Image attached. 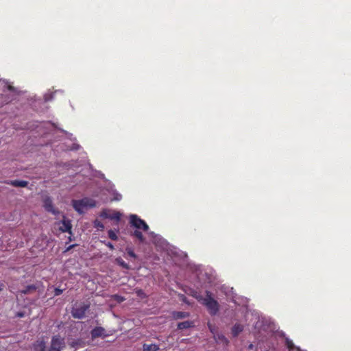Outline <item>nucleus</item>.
<instances>
[{
    "instance_id": "nucleus-10",
    "label": "nucleus",
    "mask_w": 351,
    "mask_h": 351,
    "mask_svg": "<svg viewBox=\"0 0 351 351\" xmlns=\"http://www.w3.org/2000/svg\"><path fill=\"white\" fill-rule=\"evenodd\" d=\"M143 351H158L159 348L156 344H146L143 346Z\"/></svg>"
},
{
    "instance_id": "nucleus-22",
    "label": "nucleus",
    "mask_w": 351,
    "mask_h": 351,
    "mask_svg": "<svg viewBox=\"0 0 351 351\" xmlns=\"http://www.w3.org/2000/svg\"><path fill=\"white\" fill-rule=\"evenodd\" d=\"M7 88L9 90H13V88L11 86H10V85L7 86Z\"/></svg>"
},
{
    "instance_id": "nucleus-14",
    "label": "nucleus",
    "mask_w": 351,
    "mask_h": 351,
    "mask_svg": "<svg viewBox=\"0 0 351 351\" xmlns=\"http://www.w3.org/2000/svg\"><path fill=\"white\" fill-rule=\"evenodd\" d=\"M94 226L98 230H103L104 228V224L99 220L94 221Z\"/></svg>"
},
{
    "instance_id": "nucleus-13",
    "label": "nucleus",
    "mask_w": 351,
    "mask_h": 351,
    "mask_svg": "<svg viewBox=\"0 0 351 351\" xmlns=\"http://www.w3.org/2000/svg\"><path fill=\"white\" fill-rule=\"evenodd\" d=\"M132 235L134 237H136L137 239H138L140 241L144 242L145 238H144L142 232L138 229H136L135 231H134V232L132 233Z\"/></svg>"
},
{
    "instance_id": "nucleus-15",
    "label": "nucleus",
    "mask_w": 351,
    "mask_h": 351,
    "mask_svg": "<svg viewBox=\"0 0 351 351\" xmlns=\"http://www.w3.org/2000/svg\"><path fill=\"white\" fill-rule=\"evenodd\" d=\"M108 237L110 239H111L112 240H114V241H116L118 239V237L116 234V233L112 230H110L108 231Z\"/></svg>"
},
{
    "instance_id": "nucleus-6",
    "label": "nucleus",
    "mask_w": 351,
    "mask_h": 351,
    "mask_svg": "<svg viewBox=\"0 0 351 351\" xmlns=\"http://www.w3.org/2000/svg\"><path fill=\"white\" fill-rule=\"evenodd\" d=\"M121 215L119 212H117V211L111 212L109 210H104L100 213L101 217L116 220L117 221H119L120 220Z\"/></svg>"
},
{
    "instance_id": "nucleus-25",
    "label": "nucleus",
    "mask_w": 351,
    "mask_h": 351,
    "mask_svg": "<svg viewBox=\"0 0 351 351\" xmlns=\"http://www.w3.org/2000/svg\"><path fill=\"white\" fill-rule=\"evenodd\" d=\"M18 316H19V317H23V313H19V314H18Z\"/></svg>"
},
{
    "instance_id": "nucleus-11",
    "label": "nucleus",
    "mask_w": 351,
    "mask_h": 351,
    "mask_svg": "<svg viewBox=\"0 0 351 351\" xmlns=\"http://www.w3.org/2000/svg\"><path fill=\"white\" fill-rule=\"evenodd\" d=\"M115 262L122 267L123 268H125L126 269H130V267L128 264H127L121 258L119 257L115 259Z\"/></svg>"
},
{
    "instance_id": "nucleus-3",
    "label": "nucleus",
    "mask_w": 351,
    "mask_h": 351,
    "mask_svg": "<svg viewBox=\"0 0 351 351\" xmlns=\"http://www.w3.org/2000/svg\"><path fill=\"white\" fill-rule=\"evenodd\" d=\"M130 223L136 229L142 230L145 232L148 231L149 230V226L146 222L144 220L140 219L136 215H131L130 216Z\"/></svg>"
},
{
    "instance_id": "nucleus-19",
    "label": "nucleus",
    "mask_w": 351,
    "mask_h": 351,
    "mask_svg": "<svg viewBox=\"0 0 351 351\" xmlns=\"http://www.w3.org/2000/svg\"><path fill=\"white\" fill-rule=\"evenodd\" d=\"M54 292L55 295H59L62 293V290L57 288L55 289Z\"/></svg>"
},
{
    "instance_id": "nucleus-21",
    "label": "nucleus",
    "mask_w": 351,
    "mask_h": 351,
    "mask_svg": "<svg viewBox=\"0 0 351 351\" xmlns=\"http://www.w3.org/2000/svg\"><path fill=\"white\" fill-rule=\"evenodd\" d=\"M149 234L152 237H156V234H155V233L154 232H149Z\"/></svg>"
},
{
    "instance_id": "nucleus-24",
    "label": "nucleus",
    "mask_w": 351,
    "mask_h": 351,
    "mask_svg": "<svg viewBox=\"0 0 351 351\" xmlns=\"http://www.w3.org/2000/svg\"><path fill=\"white\" fill-rule=\"evenodd\" d=\"M73 245H70L66 250H69L70 249H71L73 247Z\"/></svg>"
},
{
    "instance_id": "nucleus-26",
    "label": "nucleus",
    "mask_w": 351,
    "mask_h": 351,
    "mask_svg": "<svg viewBox=\"0 0 351 351\" xmlns=\"http://www.w3.org/2000/svg\"><path fill=\"white\" fill-rule=\"evenodd\" d=\"M3 288V285L0 282V290H1Z\"/></svg>"
},
{
    "instance_id": "nucleus-16",
    "label": "nucleus",
    "mask_w": 351,
    "mask_h": 351,
    "mask_svg": "<svg viewBox=\"0 0 351 351\" xmlns=\"http://www.w3.org/2000/svg\"><path fill=\"white\" fill-rule=\"evenodd\" d=\"M121 197H122V196L121 194L114 191V192H113V198L112 199V200L119 201V200H121Z\"/></svg>"
},
{
    "instance_id": "nucleus-4",
    "label": "nucleus",
    "mask_w": 351,
    "mask_h": 351,
    "mask_svg": "<svg viewBox=\"0 0 351 351\" xmlns=\"http://www.w3.org/2000/svg\"><path fill=\"white\" fill-rule=\"evenodd\" d=\"M90 306L88 304H80L76 305L71 310L72 316L74 318L82 319L85 316L86 312L89 308Z\"/></svg>"
},
{
    "instance_id": "nucleus-9",
    "label": "nucleus",
    "mask_w": 351,
    "mask_h": 351,
    "mask_svg": "<svg viewBox=\"0 0 351 351\" xmlns=\"http://www.w3.org/2000/svg\"><path fill=\"white\" fill-rule=\"evenodd\" d=\"M10 184L16 187H25L27 186L28 182L25 180H16L10 181Z\"/></svg>"
},
{
    "instance_id": "nucleus-1",
    "label": "nucleus",
    "mask_w": 351,
    "mask_h": 351,
    "mask_svg": "<svg viewBox=\"0 0 351 351\" xmlns=\"http://www.w3.org/2000/svg\"><path fill=\"white\" fill-rule=\"evenodd\" d=\"M34 347L36 351H61L64 347V341L60 337L55 336L52 338L49 348L46 347L43 341H38Z\"/></svg>"
},
{
    "instance_id": "nucleus-8",
    "label": "nucleus",
    "mask_w": 351,
    "mask_h": 351,
    "mask_svg": "<svg viewBox=\"0 0 351 351\" xmlns=\"http://www.w3.org/2000/svg\"><path fill=\"white\" fill-rule=\"evenodd\" d=\"M105 329L102 327H96L93 329L91 331V335L93 338H96L98 337L105 336L104 335Z\"/></svg>"
},
{
    "instance_id": "nucleus-17",
    "label": "nucleus",
    "mask_w": 351,
    "mask_h": 351,
    "mask_svg": "<svg viewBox=\"0 0 351 351\" xmlns=\"http://www.w3.org/2000/svg\"><path fill=\"white\" fill-rule=\"evenodd\" d=\"M126 252H127L128 254L130 257H132V258H134L136 257V255L135 254V253L134 252V251L131 248L127 247L126 248Z\"/></svg>"
},
{
    "instance_id": "nucleus-5",
    "label": "nucleus",
    "mask_w": 351,
    "mask_h": 351,
    "mask_svg": "<svg viewBox=\"0 0 351 351\" xmlns=\"http://www.w3.org/2000/svg\"><path fill=\"white\" fill-rule=\"evenodd\" d=\"M43 206L47 212L51 213L54 215L60 214L59 210L53 208L52 200L49 197L46 196L43 198Z\"/></svg>"
},
{
    "instance_id": "nucleus-12",
    "label": "nucleus",
    "mask_w": 351,
    "mask_h": 351,
    "mask_svg": "<svg viewBox=\"0 0 351 351\" xmlns=\"http://www.w3.org/2000/svg\"><path fill=\"white\" fill-rule=\"evenodd\" d=\"M36 290V287L34 285H29L25 289L20 291V293L22 294H27L30 293Z\"/></svg>"
},
{
    "instance_id": "nucleus-20",
    "label": "nucleus",
    "mask_w": 351,
    "mask_h": 351,
    "mask_svg": "<svg viewBox=\"0 0 351 351\" xmlns=\"http://www.w3.org/2000/svg\"><path fill=\"white\" fill-rule=\"evenodd\" d=\"M105 243V244L106 245V246H108L110 249H111V250H113V249H114V245H113L111 243L108 242V243Z\"/></svg>"
},
{
    "instance_id": "nucleus-7",
    "label": "nucleus",
    "mask_w": 351,
    "mask_h": 351,
    "mask_svg": "<svg viewBox=\"0 0 351 351\" xmlns=\"http://www.w3.org/2000/svg\"><path fill=\"white\" fill-rule=\"evenodd\" d=\"M59 226V230L62 232L71 233V221L63 216V219L61 221L58 223Z\"/></svg>"
},
{
    "instance_id": "nucleus-23",
    "label": "nucleus",
    "mask_w": 351,
    "mask_h": 351,
    "mask_svg": "<svg viewBox=\"0 0 351 351\" xmlns=\"http://www.w3.org/2000/svg\"><path fill=\"white\" fill-rule=\"evenodd\" d=\"M137 293H138V294L139 295H140L141 294H142V293H143V292H142V291H141V290L138 291V292H137Z\"/></svg>"
},
{
    "instance_id": "nucleus-2",
    "label": "nucleus",
    "mask_w": 351,
    "mask_h": 351,
    "mask_svg": "<svg viewBox=\"0 0 351 351\" xmlns=\"http://www.w3.org/2000/svg\"><path fill=\"white\" fill-rule=\"evenodd\" d=\"M72 206L75 210L78 213L82 214L89 208L96 206V202L88 197H84L82 199L72 200Z\"/></svg>"
},
{
    "instance_id": "nucleus-18",
    "label": "nucleus",
    "mask_w": 351,
    "mask_h": 351,
    "mask_svg": "<svg viewBox=\"0 0 351 351\" xmlns=\"http://www.w3.org/2000/svg\"><path fill=\"white\" fill-rule=\"evenodd\" d=\"M52 98H53V93H51V94H46V95H45V99L46 101H49V100H51Z\"/></svg>"
}]
</instances>
